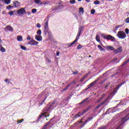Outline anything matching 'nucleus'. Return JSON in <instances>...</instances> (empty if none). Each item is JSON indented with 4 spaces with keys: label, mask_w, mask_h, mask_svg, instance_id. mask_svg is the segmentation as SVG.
I'll list each match as a JSON object with an SVG mask.
<instances>
[{
    "label": "nucleus",
    "mask_w": 129,
    "mask_h": 129,
    "mask_svg": "<svg viewBox=\"0 0 129 129\" xmlns=\"http://www.w3.org/2000/svg\"><path fill=\"white\" fill-rule=\"evenodd\" d=\"M117 37L119 39H125L126 38V34H125V32L123 31H119L117 33Z\"/></svg>",
    "instance_id": "obj_1"
},
{
    "label": "nucleus",
    "mask_w": 129,
    "mask_h": 129,
    "mask_svg": "<svg viewBox=\"0 0 129 129\" xmlns=\"http://www.w3.org/2000/svg\"><path fill=\"white\" fill-rule=\"evenodd\" d=\"M17 14L19 16L22 17L23 15H25V14H26V9H25V8H21L17 11Z\"/></svg>",
    "instance_id": "obj_2"
},
{
    "label": "nucleus",
    "mask_w": 129,
    "mask_h": 129,
    "mask_svg": "<svg viewBox=\"0 0 129 129\" xmlns=\"http://www.w3.org/2000/svg\"><path fill=\"white\" fill-rule=\"evenodd\" d=\"M39 44V42L34 39L30 40L28 42V45H30L31 46H37Z\"/></svg>",
    "instance_id": "obj_3"
},
{
    "label": "nucleus",
    "mask_w": 129,
    "mask_h": 129,
    "mask_svg": "<svg viewBox=\"0 0 129 129\" xmlns=\"http://www.w3.org/2000/svg\"><path fill=\"white\" fill-rule=\"evenodd\" d=\"M35 39L38 42H41L43 40V37L41 35H35Z\"/></svg>",
    "instance_id": "obj_4"
},
{
    "label": "nucleus",
    "mask_w": 129,
    "mask_h": 129,
    "mask_svg": "<svg viewBox=\"0 0 129 129\" xmlns=\"http://www.w3.org/2000/svg\"><path fill=\"white\" fill-rule=\"evenodd\" d=\"M121 52H122V47H119L116 49L114 50V53L117 54V53H121Z\"/></svg>",
    "instance_id": "obj_5"
},
{
    "label": "nucleus",
    "mask_w": 129,
    "mask_h": 129,
    "mask_svg": "<svg viewBox=\"0 0 129 129\" xmlns=\"http://www.w3.org/2000/svg\"><path fill=\"white\" fill-rule=\"evenodd\" d=\"M106 49L107 50H109L110 51H113L114 52L115 49L113 46H106Z\"/></svg>",
    "instance_id": "obj_6"
},
{
    "label": "nucleus",
    "mask_w": 129,
    "mask_h": 129,
    "mask_svg": "<svg viewBox=\"0 0 129 129\" xmlns=\"http://www.w3.org/2000/svg\"><path fill=\"white\" fill-rule=\"evenodd\" d=\"M107 40H111V41H114V40H115V38L110 35H108V37L107 38Z\"/></svg>",
    "instance_id": "obj_7"
},
{
    "label": "nucleus",
    "mask_w": 129,
    "mask_h": 129,
    "mask_svg": "<svg viewBox=\"0 0 129 129\" xmlns=\"http://www.w3.org/2000/svg\"><path fill=\"white\" fill-rule=\"evenodd\" d=\"M14 8H18V7H20V3L18 1L15 2L14 3Z\"/></svg>",
    "instance_id": "obj_8"
},
{
    "label": "nucleus",
    "mask_w": 129,
    "mask_h": 129,
    "mask_svg": "<svg viewBox=\"0 0 129 129\" xmlns=\"http://www.w3.org/2000/svg\"><path fill=\"white\" fill-rule=\"evenodd\" d=\"M34 3L36 4V5H43V3L41 2V0H33Z\"/></svg>",
    "instance_id": "obj_9"
},
{
    "label": "nucleus",
    "mask_w": 129,
    "mask_h": 129,
    "mask_svg": "<svg viewBox=\"0 0 129 129\" xmlns=\"http://www.w3.org/2000/svg\"><path fill=\"white\" fill-rule=\"evenodd\" d=\"M6 29H7L8 31H10V32H13V31H14V28L10 26L6 27Z\"/></svg>",
    "instance_id": "obj_10"
},
{
    "label": "nucleus",
    "mask_w": 129,
    "mask_h": 129,
    "mask_svg": "<svg viewBox=\"0 0 129 129\" xmlns=\"http://www.w3.org/2000/svg\"><path fill=\"white\" fill-rule=\"evenodd\" d=\"M17 40L19 41V42H22V41H23V37L22 36H18L17 37Z\"/></svg>",
    "instance_id": "obj_11"
},
{
    "label": "nucleus",
    "mask_w": 129,
    "mask_h": 129,
    "mask_svg": "<svg viewBox=\"0 0 129 129\" xmlns=\"http://www.w3.org/2000/svg\"><path fill=\"white\" fill-rule=\"evenodd\" d=\"M36 34H37L36 35L41 36V35H42V31H41L40 29L38 30L37 32H36Z\"/></svg>",
    "instance_id": "obj_12"
},
{
    "label": "nucleus",
    "mask_w": 129,
    "mask_h": 129,
    "mask_svg": "<svg viewBox=\"0 0 129 129\" xmlns=\"http://www.w3.org/2000/svg\"><path fill=\"white\" fill-rule=\"evenodd\" d=\"M101 37L103 38L104 39H107L108 35H105L104 34H101Z\"/></svg>",
    "instance_id": "obj_13"
},
{
    "label": "nucleus",
    "mask_w": 129,
    "mask_h": 129,
    "mask_svg": "<svg viewBox=\"0 0 129 129\" xmlns=\"http://www.w3.org/2000/svg\"><path fill=\"white\" fill-rule=\"evenodd\" d=\"M79 12L80 14H83V13H84V10L82 7H81L80 8Z\"/></svg>",
    "instance_id": "obj_14"
},
{
    "label": "nucleus",
    "mask_w": 129,
    "mask_h": 129,
    "mask_svg": "<svg viewBox=\"0 0 129 129\" xmlns=\"http://www.w3.org/2000/svg\"><path fill=\"white\" fill-rule=\"evenodd\" d=\"M98 48L100 50V51H104V49H103V48H102V47L100 45H98Z\"/></svg>",
    "instance_id": "obj_15"
},
{
    "label": "nucleus",
    "mask_w": 129,
    "mask_h": 129,
    "mask_svg": "<svg viewBox=\"0 0 129 129\" xmlns=\"http://www.w3.org/2000/svg\"><path fill=\"white\" fill-rule=\"evenodd\" d=\"M5 2L6 5H10L11 4V0H5Z\"/></svg>",
    "instance_id": "obj_16"
},
{
    "label": "nucleus",
    "mask_w": 129,
    "mask_h": 129,
    "mask_svg": "<svg viewBox=\"0 0 129 129\" xmlns=\"http://www.w3.org/2000/svg\"><path fill=\"white\" fill-rule=\"evenodd\" d=\"M94 5H100V2L98 1H95L94 2Z\"/></svg>",
    "instance_id": "obj_17"
},
{
    "label": "nucleus",
    "mask_w": 129,
    "mask_h": 129,
    "mask_svg": "<svg viewBox=\"0 0 129 129\" xmlns=\"http://www.w3.org/2000/svg\"><path fill=\"white\" fill-rule=\"evenodd\" d=\"M96 41H97V42H100V38H99V35H97L96 37Z\"/></svg>",
    "instance_id": "obj_18"
},
{
    "label": "nucleus",
    "mask_w": 129,
    "mask_h": 129,
    "mask_svg": "<svg viewBox=\"0 0 129 129\" xmlns=\"http://www.w3.org/2000/svg\"><path fill=\"white\" fill-rule=\"evenodd\" d=\"M7 10H11V9H13L14 7H12V6L11 5H9V6H8L7 7H6Z\"/></svg>",
    "instance_id": "obj_19"
},
{
    "label": "nucleus",
    "mask_w": 129,
    "mask_h": 129,
    "mask_svg": "<svg viewBox=\"0 0 129 129\" xmlns=\"http://www.w3.org/2000/svg\"><path fill=\"white\" fill-rule=\"evenodd\" d=\"M21 49H22V50H24V51H26V50L27 49V48L25 47V46H23L21 45L20 46Z\"/></svg>",
    "instance_id": "obj_20"
},
{
    "label": "nucleus",
    "mask_w": 129,
    "mask_h": 129,
    "mask_svg": "<svg viewBox=\"0 0 129 129\" xmlns=\"http://www.w3.org/2000/svg\"><path fill=\"white\" fill-rule=\"evenodd\" d=\"M31 12H32V14H35V13H37V10L36 9H33L31 10Z\"/></svg>",
    "instance_id": "obj_21"
},
{
    "label": "nucleus",
    "mask_w": 129,
    "mask_h": 129,
    "mask_svg": "<svg viewBox=\"0 0 129 129\" xmlns=\"http://www.w3.org/2000/svg\"><path fill=\"white\" fill-rule=\"evenodd\" d=\"M125 34H126L127 35H128L129 34V30L127 28H126L125 29Z\"/></svg>",
    "instance_id": "obj_22"
},
{
    "label": "nucleus",
    "mask_w": 129,
    "mask_h": 129,
    "mask_svg": "<svg viewBox=\"0 0 129 129\" xmlns=\"http://www.w3.org/2000/svg\"><path fill=\"white\" fill-rule=\"evenodd\" d=\"M91 14L92 15H94V14H95V10L94 9H92L91 10Z\"/></svg>",
    "instance_id": "obj_23"
},
{
    "label": "nucleus",
    "mask_w": 129,
    "mask_h": 129,
    "mask_svg": "<svg viewBox=\"0 0 129 129\" xmlns=\"http://www.w3.org/2000/svg\"><path fill=\"white\" fill-rule=\"evenodd\" d=\"M14 13H15V12H14V11H10V12H9V14L10 16H13Z\"/></svg>",
    "instance_id": "obj_24"
},
{
    "label": "nucleus",
    "mask_w": 129,
    "mask_h": 129,
    "mask_svg": "<svg viewBox=\"0 0 129 129\" xmlns=\"http://www.w3.org/2000/svg\"><path fill=\"white\" fill-rule=\"evenodd\" d=\"M120 27H122V25H117L115 26V30H117V29H119Z\"/></svg>",
    "instance_id": "obj_25"
},
{
    "label": "nucleus",
    "mask_w": 129,
    "mask_h": 129,
    "mask_svg": "<svg viewBox=\"0 0 129 129\" xmlns=\"http://www.w3.org/2000/svg\"><path fill=\"white\" fill-rule=\"evenodd\" d=\"M81 48H82V45H81V44H79V45L77 46V49L78 50H80Z\"/></svg>",
    "instance_id": "obj_26"
},
{
    "label": "nucleus",
    "mask_w": 129,
    "mask_h": 129,
    "mask_svg": "<svg viewBox=\"0 0 129 129\" xmlns=\"http://www.w3.org/2000/svg\"><path fill=\"white\" fill-rule=\"evenodd\" d=\"M1 52H6V49H5V48H4V47H2L1 48Z\"/></svg>",
    "instance_id": "obj_27"
},
{
    "label": "nucleus",
    "mask_w": 129,
    "mask_h": 129,
    "mask_svg": "<svg viewBox=\"0 0 129 129\" xmlns=\"http://www.w3.org/2000/svg\"><path fill=\"white\" fill-rule=\"evenodd\" d=\"M24 121V119H21L20 120H18L17 122L18 123H21Z\"/></svg>",
    "instance_id": "obj_28"
},
{
    "label": "nucleus",
    "mask_w": 129,
    "mask_h": 129,
    "mask_svg": "<svg viewBox=\"0 0 129 129\" xmlns=\"http://www.w3.org/2000/svg\"><path fill=\"white\" fill-rule=\"evenodd\" d=\"M125 22L126 24H129V18H127L125 19Z\"/></svg>",
    "instance_id": "obj_29"
},
{
    "label": "nucleus",
    "mask_w": 129,
    "mask_h": 129,
    "mask_svg": "<svg viewBox=\"0 0 129 129\" xmlns=\"http://www.w3.org/2000/svg\"><path fill=\"white\" fill-rule=\"evenodd\" d=\"M76 42H77V40H75L74 42H73L70 45V47H71V46H72V45H73L74 43H76Z\"/></svg>",
    "instance_id": "obj_30"
},
{
    "label": "nucleus",
    "mask_w": 129,
    "mask_h": 129,
    "mask_svg": "<svg viewBox=\"0 0 129 129\" xmlns=\"http://www.w3.org/2000/svg\"><path fill=\"white\" fill-rule=\"evenodd\" d=\"M36 27L37 28H41V24H40V23L37 24Z\"/></svg>",
    "instance_id": "obj_31"
},
{
    "label": "nucleus",
    "mask_w": 129,
    "mask_h": 129,
    "mask_svg": "<svg viewBox=\"0 0 129 129\" xmlns=\"http://www.w3.org/2000/svg\"><path fill=\"white\" fill-rule=\"evenodd\" d=\"M80 36V33L78 34V37H77L76 40H77V41H78V40H79V36Z\"/></svg>",
    "instance_id": "obj_32"
},
{
    "label": "nucleus",
    "mask_w": 129,
    "mask_h": 129,
    "mask_svg": "<svg viewBox=\"0 0 129 129\" xmlns=\"http://www.w3.org/2000/svg\"><path fill=\"white\" fill-rule=\"evenodd\" d=\"M70 3L71 4H75V1H74V0L70 1Z\"/></svg>",
    "instance_id": "obj_33"
},
{
    "label": "nucleus",
    "mask_w": 129,
    "mask_h": 129,
    "mask_svg": "<svg viewBox=\"0 0 129 129\" xmlns=\"http://www.w3.org/2000/svg\"><path fill=\"white\" fill-rule=\"evenodd\" d=\"M78 73V72L77 71L73 72V74H74V75H76V74H77Z\"/></svg>",
    "instance_id": "obj_34"
},
{
    "label": "nucleus",
    "mask_w": 129,
    "mask_h": 129,
    "mask_svg": "<svg viewBox=\"0 0 129 129\" xmlns=\"http://www.w3.org/2000/svg\"><path fill=\"white\" fill-rule=\"evenodd\" d=\"M45 28H48V21H47L45 24Z\"/></svg>",
    "instance_id": "obj_35"
},
{
    "label": "nucleus",
    "mask_w": 129,
    "mask_h": 129,
    "mask_svg": "<svg viewBox=\"0 0 129 129\" xmlns=\"http://www.w3.org/2000/svg\"><path fill=\"white\" fill-rule=\"evenodd\" d=\"M27 39L28 40V41H30V40H31V37H30V36H28L27 38Z\"/></svg>",
    "instance_id": "obj_36"
},
{
    "label": "nucleus",
    "mask_w": 129,
    "mask_h": 129,
    "mask_svg": "<svg viewBox=\"0 0 129 129\" xmlns=\"http://www.w3.org/2000/svg\"><path fill=\"white\" fill-rule=\"evenodd\" d=\"M45 115V113H42L41 115L39 116V117H42V116H44Z\"/></svg>",
    "instance_id": "obj_37"
},
{
    "label": "nucleus",
    "mask_w": 129,
    "mask_h": 129,
    "mask_svg": "<svg viewBox=\"0 0 129 129\" xmlns=\"http://www.w3.org/2000/svg\"><path fill=\"white\" fill-rule=\"evenodd\" d=\"M5 82H6L7 83H9V80H8V79H6V80H5Z\"/></svg>",
    "instance_id": "obj_38"
},
{
    "label": "nucleus",
    "mask_w": 129,
    "mask_h": 129,
    "mask_svg": "<svg viewBox=\"0 0 129 129\" xmlns=\"http://www.w3.org/2000/svg\"><path fill=\"white\" fill-rule=\"evenodd\" d=\"M27 15H28V16H30V15H31V12H27Z\"/></svg>",
    "instance_id": "obj_39"
},
{
    "label": "nucleus",
    "mask_w": 129,
    "mask_h": 129,
    "mask_svg": "<svg viewBox=\"0 0 129 129\" xmlns=\"http://www.w3.org/2000/svg\"><path fill=\"white\" fill-rule=\"evenodd\" d=\"M87 3H90V0H85Z\"/></svg>",
    "instance_id": "obj_40"
},
{
    "label": "nucleus",
    "mask_w": 129,
    "mask_h": 129,
    "mask_svg": "<svg viewBox=\"0 0 129 129\" xmlns=\"http://www.w3.org/2000/svg\"><path fill=\"white\" fill-rule=\"evenodd\" d=\"M60 54V53L59 52H57L56 53V56H59V54Z\"/></svg>",
    "instance_id": "obj_41"
},
{
    "label": "nucleus",
    "mask_w": 129,
    "mask_h": 129,
    "mask_svg": "<svg viewBox=\"0 0 129 129\" xmlns=\"http://www.w3.org/2000/svg\"><path fill=\"white\" fill-rule=\"evenodd\" d=\"M93 85V84H91L90 85V86H92Z\"/></svg>",
    "instance_id": "obj_42"
},
{
    "label": "nucleus",
    "mask_w": 129,
    "mask_h": 129,
    "mask_svg": "<svg viewBox=\"0 0 129 129\" xmlns=\"http://www.w3.org/2000/svg\"><path fill=\"white\" fill-rule=\"evenodd\" d=\"M121 85H122V84H121V85H118V86L119 87H120V86H121Z\"/></svg>",
    "instance_id": "obj_43"
},
{
    "label": "nucleus",
    "mask_w": 129,
    "mask_h": 129,
    "mask_svg": "<svg viewBox=\"0 0 129 129\" xmlns=\"http://www.w3.org/2000/svg\"><path fill=\"white\" fill-rule=\"evenodd\" d=\"M1 42H2V39H1L0 38V43H1Z\"/></svg>",
    "instance_id": "obj_44"
},
{
    "label": "nucleus",
    "mask_w": 129,
    "mask_h": 129,
    "mask_svg": "<svg viewBox=\"0 0 129 129\" xmlns=\"http://www.w3.org/2000/svg\"><path fill=\"white\" fill-rule=\"evenodd\" d=\"M78 2H81V1H82V0H78Z\"/></svg>",
    "instance_id": "obj_45"
},
{
    "label": "nucleus",
    "mask_w": 129,
    "mask_h": 129,
    "mask_svg": "<svg viewBox=\"0 0 129 129\" xmlns=\"http://www.w3.org/2000/svg\"><path fill=\"white\" fill-rule=\"evenodd\" d=\"M1 2H4V0H1Z\"/></svg>",
    "instance_id": "obj_46"
},
{
    "label": "nucleus",
    "mask_w": 129,
    "mask_h": 129,
    "mask_svg": "<svg viewBox=\"0 0 129 129\" xmlns=\"http://www.w3.org/2000/svg\"><path fill=\"white\" fill-rule=\"evenodd\" d=\"M5 13H6V12L4 11V12H3V14H5Z\"/></svg>",
    "instance_id": "obj_47"
},
{
    "label": "nucleus",
    "mask_w": 129,
    "mask_h": 129,
    "mask_svg": "<svg viewBox=\"0 0 129 129\" xmlns=\"http://www.w3.org/2000/svg\"><path fill=\"white\" fill-rule=\"evenodd\" d=\"M89 57V58H90V57H91V56L90 55Z\"/></svg>",
    "instance_id": "obj_48"
},
{
    "label": "nucleus",
    "mask_w": 129,
    "mask_h": 129,
    "mask_svg": "<svg viewBox=\"0 0 129 129\" xmlns=\"http://www.w3.org/2000/svg\"><path fill=\"white\" fill-rule=\"evenodd\" d=\"M0 7H2V5L0 4Z\"/></svg>",
    "instance_id": "obj_49"
}]
</instances>
